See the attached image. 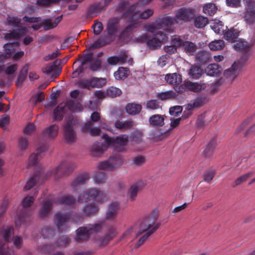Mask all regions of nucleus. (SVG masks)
<instances>
[{"label": "nucleus", "instance_id": "nucleus-21", "mask_svg": "<svg viewBox=\"0 0 255 255\" xmlns=\"http://www.w3.org/2000/svg\"><path fill=\"white\" fill-rule=\"evenodd\" d=\"M17 43H6L4 45V53L0 54V61L8 59L15 50V47L18 46Z\"/></svg>", "mask_w": 255, "mask_h": 255}, {"label": "nucleus", "instance_id": "nucleus-64", "mask_svg": "<svg viewBox=\"0 0 255 255\" xmlns=\"http://www.w3.org/2000/svg\"><path fill=\"white\" fill-rule=\"evenodd\" d=\"M56 68V66L54 64H48L42 68V71L47 74H52Z\"/></svg>", "mask_w": 255, "mask_h": 255}, {"label": "nucleus", "instance_id": "nucleus-42", "mask_svg": "<svg viewBox=\"0 0 255 255\" xmlns=\"http://www.w3.org/2000/svg\"><path fill=\"white\" fill-rule=\"evenodd\" d=\"M89 179L87 175H83L78 177L72 183V187L74 190H78L81 185L86 183Z\"/></svg>", "mask_w": 255, "mask_h": 255}, {"label": "nucleus", "instance_id": "nucleus-18", "mask_svg": "<svg viewBox=\"0 0 255 255\" xmlns=\"http://www.w3.org/2000/svg\"><path fill=\"white\" fill-rule=\"evenodd\" d=\"M241 69V66L239 65V63L235 62L232 66L226 69L224 72V75L227 78L229 79L230 80H233L238 75Z\"/></svg>", "mask_w": 255, "mask_h": 255}, {"label": "nucleus", "instance_id": "nucleus-28", "mask_svg": "<svg viewBox=\"0 0 255 255\" xmlns=\"http://www.w3.org/2000/svg\"><path fill=\"white\" fill-rule=\"evenodd\" d=\"M148 122L153 126L160 127L164 124V117L161 115L155 114L149 117Z\"/></svg>", "mask_w": 255, "mask_h": 255}, {"label": "nucleus", "instance_id": "nucleus-14", "mask_svg": "<svg viewBox=\"0 0 255 255\" xmlns=\"http://www.w3.org/2000/svg\"><path fill=\"white\" fill-rule=\"evenodd\" d=\"M75 167L76 166L72 163L64 161L55 168L52 174L58 177L72 171Z\"/></svg>", "mask_w": 255, "mask_h": 255}, {"label": "nucleus", "instance_id": "nucleus-5", "mask_svg": "<svg viewBox=\"0 0 255 255\" xmlns=\"http://www.w3.org/2000/svg\"><path fill=\"white\" fill-rule=\"evenodd\" d=\"M23 19L25 21H28L29 22H38L40 21L39 23L34 24L31 26V27L34 30H38L42 26H43V28L45 30H48L55 27L58 25L59 22L62 19V16H58L53 19H45L42 21H41L40 17H29L25 16L23 17Z\"/></svg>", "mask_w": 255, "mask_h": 255}, {"label": "nucleus", "instance_id": "nucleus-30", "mask_svg": "<svg viewBox=\"0 0 255 255\" xmlns=\"http://www.w3.org/2000/svg\"><path fill=\"white\" fill-rule=\"evenodd\" d=\"M143 132L141 130H136L133 132L129 137L132 145L135 146L141 144L143 142Z\"/></svg>", "mask_w": 255, "mask_h": 255}, {"label": "nucleus", "instance_id": "nucleus-60", "mask_svg": "<svg viewBox=\"0 0 255 255\" xmlns=\"http://www.w3.org/2000/svg\"><path fill=\"white\" fill-rule=\"evenodd\" d=\"M182 111V107L176 106L170 108L169 113L171 116L177 117L181 113Z\"/></svg>", "mask_w": 255, "mask_h": 255}, {"label": "nucleus", "instance_id": "nucleus-40", "mask_svg": "<svg viewBox=\"0 0 255 255\" xmlns=\"http://www.w3.org/2000/svg\"><path fill=\"white\" fill-rule=\"evenodd\" d=\"M204 103L202 98L198 97L195 99L192 100L188 104L185 106V109L187 111H191L194 109L201 107Z\"/></svg>", "mask_w": 255, "mask_h": 255}, {"label": "nucleus", "instance_id": "nucleus-54", "mask_svg": "<svg viewBox=\"0 0 255 255\" xmlns=\"http://www.w3.org/2000/svg\"><path fill=\"white\" fill-rule=\"evenodd\" d=\"M76 85L82 88L90 89L92 88V78L80 79L76 83Z\"/></svg>", "mask_w": 255, "mask_h": 255}, {"label": "nucleus", "instance_id": "nucleus-23", "mask_svg": "<svg viewBox=\"0 0 255 255\" xmlns=\"http://www.w3.org/2000/svg\"><path fill=\"white\" fill-rule=\"evenodd\" d=\"M222 71V68L218 64H211L205 69V72L207 75L211 77L218 76Z\"/></svg>", "mask_w": 255, "mask_h": 255}, {"label": "nucleus", "instance_id": "nucleus-35", "mask_svg": "<svg viewBox=\"0 0 255 255\" xmlns=\"http://www.w3.org/2000/svg\"><path fill=\"white\" fill-rule=\"evenodd\" d=\"M211 29L216 33L221 34L224 33V26L223 22L218 20H213L210 24Z\"/></svg>", "mask_w": 255, "mask_h": 255}, {"label": "nucleus", "instance_id": "nucleus-45", "mask_svg": "<svg viewBox=\"0 0 255 255\" xmlns=\"http://www.w3.org/2000/svg\"><path fill=\"white\" fill-rule=\"evenodd\" d=\"M99 210V207L94 203L93 204H86L83 208V214L85 216H89L95 213Z\"/></svg>", "mask_w": 255, "mask_h": 255}, {"label": "nucleus", "instance_id": "nucleus-4", "mask_svg": "<svg viewBox=\"0 0 255 255\" xmlns=\"http://www.w3.org/2000/svg\"><path fill=\"white\" fill-rule=\"evenodd\" d=\"M108 199L109 195L106 192L95 188H91L81 194L78 200L79 202H83L92 199L98 203H103Z\"/></svg>", "mask_w": 255, "mask_h": 255}, {"label": "nucleus", "instance_id": "nucleus-32", "mask_svg": "<svg viewBox=\"0 0 255 255\" xmlns=\"http://www.w3.org/2000/svg\"><path fill=\"white\" fill-rule=\"evenodd\" d=\"M52 203L49 199H46L41 205V209L39 211V215L41 218L48 216L52 206Z\"/></svg>", "mask_w": 255, "mask_h": 255}, {"label": "nucleus", "instance_id": "nucleus-52", "mask_svg": "<svg viewBox=\"0 0 255 255\" xmlns=\"http://www.w3.org/2000/svg\"><path fill=\"white\" fill-rule=\"evenodd\" d=\"M6 21L9 25L15 27L19 24L21 21V18L13 14H9L7 16Z\"/></svg>", "mask_w": 255, "mask_h": 255}, {"label": "nucleus", "instance_id": "nucleus-43", "mask_svg": "<svg viewBox=\"0 0 255 255\" xmlns=\"http://www.w3.org/2000/svg\"><path fill=\"white\" fill-rule=\"evenodd\" d=\"M194 22L196 27L201 28L208 24V19L205 16L200 15L195 18Z\"/></svg>", "mask_w": 255, "mask_h": 255}, {"label": "nucleus", "instance_id": "nucleus-2", "mask_svg": "<svg viewBox=\"0 0 255 255\" xmlns=\"http://www.w3.org/2000/svg\"><path fill=\"white\" fill-rule=\"evenodd\" d=\"M102 138L104 139L103 144H94L91 147L92 154L95 156H101L110 146L119 147L121 148L120 151H123V147L127 145L129 141V136L126 134H121L116 137H112L104 134Z\"/></svg>", "mask_w": 255, "mask_h": 255}, {"label": "nucleus", "instance_id": "nucleus-49", "mask_svg": "<svg viewBox=\"0 0 255 255\" xmlns=\"http://www.w3.org/2000/svg\"><path fill=\"white\" fill-rule=\"evenodd\" d=\"M145 107L148 110H156L161 108L159 102L155 100H150L146 102Z\"/></svg>", "mask_w": 255, "mask_h": 255}, {"label": "nucleus", "instance_id": "nucleus-10", "mask_svg": "<svg viewBox=\"0 0 255 255\" xmlns=\"http://www.w3.org/2000/svg\"><path fill=\"white\" fill-rule=\"evenodd\" d=\"M123 162L122 156L116 153L112 154L108 160L99 162L98 167L100 169H112L122 164Z\"/></svg>", "mask_w": 255, "mask_h": 255}, {"label": "nucleus", "instance_id": "nucleus-3", "mask_svg": "<svg viewBox=\"0 0 255 255\" xmlns=\"http://www.w3.org/2000/svg\"><path fill=\"white\" fill-rule=\"evenodd\" d=\"M156 219V214L150 215L140 225L137 236L142 234L143 235L139 239L138 243L135 245V248H138L143 244L146 238L158 228L160 225L159 223H155Z\"/></svg>", "mask_w": 255, "mask_h": 255}, {"label": "nucleus", "instance_id": "nucleus-22", "mask_svg": "<svg viewBox=\"0 0 255 255\" xmlns=\"http://www.w3.org/2000/svg\"><path fill=\"white\" fill-rule=\"evenodd\" d=\"M242 17L247 24L255 25V8L245 10Z\"/></svg>", "mask_w": 255, "mask_h": 255}, {"label": "nucleus", "instance_id": "nucleus-39", "mask_svg": "<svg viewBox=\"0 0 255 255\" xmlns=\"http://www.w3.org/2000/svg\"><path fill=\"white\" fill-rule=\"evenodd\" d=\"M143 186L142 182H138L132 185L128 192V196L131 200H133L136 196L137 192Z\"/></svg>", "mask_w": 255, "mask_h": 255}, {"label": "nucleus", "instance_id": "nucleus-13", "mask_svg": "<svg viewBox=\"0 0 255 255\" xmlns=\"http://www.w3.org/2000/svg\"><path fill=\"white\" fill-rule=\"evenodd\" d=\"M172 42L176 46L183 47L184 51L188 55H193L197 50L196 45L192 42L184 41L181 37L174 36L172 38Z\"/></svg>", "mask_w": 255, "mask_h": 255}, {"label": "nucleus", "instance_id": "nucleus-31", "mask_svg": "<svg viewBox=\"0 0 255 255\" xmlns=\"http://www.w3.org/2000/svg\"><path fill=\"white\" fill-rule=\"evenodd\" d=\"M118 21L115 18L109 20L107 26V32L109 36L113 35L117 31Z\"/></svg>", "mask_w": 255, "mask_h": 255}, {"label": "nucleus", "instance_id": "nucleus-34", "mask_svg": "<svg viewBox=\"0 0 255 255\" xmlns=\"http://www.w3.org/2000/svg\"><path fill=\"white\" fill-rule=\"evenodd\" d=\"M92 123L89 122L85 123L82 126V130L84 131H87L92 136H97L100 134V128H92Z\"/></svg>", "mask_w": 255, "mask_h": 255}, {"label": "nucleus", "instance_id": "nucleus-57", "mask_svg": "<svg viewBox=\"0 0 255 255\" xmlns=\"http://www.w3.org/2000/svg\"><path fill=\"white\" fill-rule=\"evenodd\" d=\"M244 51V52L241 57V61L242 63L247 62L249 58L252 56L254 53V50L250 47L248 48V49H245Z\"/></svg>", "mask_w": 255, "mask_h": 255}, {"label": "nucleus", "instance_id": "nucleus-11", "mask_svg": "<svg viewBox=\"0 0 255 255\" xmlns=\"http://www.w3.org/2000/svg\"><path fill=\"white\" fill-rule=\"evenodd\" d=\"M166 30L165 32H161V31L157 30L155 33V37L149 39L146 41V44L150 49H155L161 46L163 42H164L168 39V35L166 33Z\"/></svg>", "mask_w": 255, "mask_h": 255}, {"label": "nucleus", "instance_id": "nucleus-37", "mask_svg": "<svg viewBox=\"0 0 255 255\" xmlns=\"http://www.w3.org/2000/svg\"><path fill=\"white\" fill-rule=\"evenodd\" d=\"M218 10L215 4L210 2L203 5L202 11L206 15L212 16L215 14Z\"/></svg>", "mask_w": 255, "mask_h": 255}, {"label": "nucleus", "instance_id": "nucleus-27", "mask_svg": "<svg viewBox=\"0 0 255 255\" xmlns=\"http://www.w3.org/2000/svg\"><path fill=\"white\" fill-rule=\"evenodd\" d=\"M142 109V106L140 104L132 103H128L126 107L127 112L131 116L138 114Z\"/></svg>", "mask_w": 255, "mask_h": 255}, {"label": "nucleus", "instance_id": "nucleus-33", "mask_svg": "<svg viewBox=\"0 0 255 255\" xmlns=\"http://www.w3.org/2000/svg\"><path fill=\"white\" fill-rule=\"evenodd\" d=\"M165 80L171 85H177L181 83L182 78L180 75L175 73L166 74Z\"/></svg>", "mask_w": 255, "mask_h": 255}, {"label": "nucleus", "instance_id": "nucleus-9", "mask_svg": "<svg viewBox=\"0 0 255 255\" xmlns=\"http://www.w3.org/2000/svg\"><path fill=\"white\" fill-rule=\"evenodd\" d=\"M85 65H89V68L92 71H96L101 67V61L98 60L93 61L92 54L87 55L83 59L81 65L72 73V77H77L80 73H83L84 71V66Z\"/></svg>", "mask_w": 255, "mask_h": 255}, {"label": "nucleus", "instance_id": "nucleus-59", "mask_svg": "<svg viewBox=\"0 0 255 255\" xmlns=\"http://www.w3.org/2000/svg\"><path fill=\"white\" fill-rule=\"evenodd\" d=\"M0 255H14V253L8 249L7 244H4L0 245Z\"/></svg>", "mask_w": 255, "mask_h": 255}, {"label": "nucleus", "instance_id": "nucleus-46", "mask_svg": "<svg viewBox=\"0 0 255 255\" xmlns=\"http://www.w3.org/2000/svg\"><path fill=\"white\" fill-rule=\"evenodd\" d=\"M224 46V41L222 40H214L209 44V47L211 50H221Z\"/></svg>", "mask_w": 255, "mask_h": 255}, {"label": "nucleus", "instance_id": "nucleus-26", "mask_svg": "<svg viewBox=\"0 0 255 255\" xmlns=\"http://www.w3.org/2000/svg\"><path fill=\"white\" fill-rule=\"evenodd\" d=\"M255 42V38L253 39L252 43H249L243 39L238 38L235 42H234L235 43L234 48L237 51H244L251 47Z\"/></svg>", "mask_w": 255, "mask_h": 255}, {"label": "nucleus", "instance_id": "nucleus-24", "mask_svg": "<svg viewBox=\"0 0 255 255\" xmlns=\"http://www.w3.org/2000/svg\"><path fill=\"white\" fill-rule=\"evenodd\" d=\"M114 125L116 128L121 131H126L132 128L134 126V123L130 120L125 121L118 120L115 122Z\"/></svg>", "mask_w": 255, "mask_h": 255}, {"label": "nucleus", "instance_id": "nucleus-38", "mask_svg": "<svg viewBox=\"0 0 255 255\" xmlns=\"http://www.w3.org/2000/svg\"><path fill=\"white\" fill-rule=\"evenodd\" d=\"M58 127L56 125H53L43 131V134L47 138H53L55 137L58 133Z\"/></svg>", "mask_w": 255, "mask_h": 255}, {"label": "nucleus", "instance_id": "nucleus-8", "mask_svg": "<svg viewBox=\"0 0 255 255\" xmlns=\"http://www.w3.org/2000/svg\"><path fill=\"white\" fill-rule=\"evenodd\" d=\"M175 22L174 19L169 16H166L159 18L152 23L145 25L144 29L146 31L150 33H155L157 30L163 28L165 26H171Z\"/></svg>", "mask_w": 255, "mask_h": 255}, {"label": "nucleus", "instance_id": "nucleus-56", "mask_svg": "<svg viewBox=\"0 0 255 255\" xmlns=\"http://www.w3.org/2000/svg\"><path fill=\"white\" fill-rule=\"evenodd\" d=\"M122 93L121 90L114 87H111L107 89V94L111 97H116L120 96Z\"/></svg>", "mask_w": 255, "mask_h": 255}, {"label": "nucleus", "instance_id": "nucleus-44", "mask_svg": "<svg viewBox=\"0 0 255 255\" xmlns=\"http://www.w3.org/2000/svg\"><path fill=\"white\" fill-rule=\"evenodd\" d=\"M129 73V72L128 68L120 67L118 70L114 73V76L117 80H122L127 78Z\"/></svg>", "mask_w": 255, "mask_h": 255}, {"label": "nucleus", "instance_id": "nucleus-58", "mask_svg": "<svg viewBox=\"0 0 255 255\" xmlns=\"http://www.w3.org/2000/svg\"><path fill=\"white\" fill-rule=\"evenodd\" d=\"M174 37H172L171 38V45H167L164 46V51L169 54H172L176 52L177 51V47H180V46H176L172 42V38Z\"/></svg>", "mask_w": 255, "mask_h": 255}, {"label": "nucleus", "instance_id": "nucleus-51", "mask_svg": "<svg viewBox=\"0 0 255 255\" xmlns=\"http://www.w3.org/2000/svg\"><path fill=\"white\" fill-rule=\"evenodd\" d=\"M42 150V149L41 148L38 149L36 151V153H32L30 155L27 161L28 167L34 166L36 164L37 161L38 159V155L40 154V151Z\"/></svg>", "mask_w": 255, "mask_h": 255}, {"label": "nucleus", "instance_id": "nucleus-63", "mask_svg": "<svg viewBox=\"0 0 255 255\" xmlns=\"http://www.w3.org/2000/svg\"><path fill=\"white\" fill-rule=\"evenodd\" d=\"M28 145V140L27 138L25 137H21L19 141L18 147L19 150H23L26 149L27 146Z\"/></svg>", "mask_w": 255, "mask_h": 255}, {"label": "nucleus", "instance_id": "nucleus-41", "mask_svg": "<svg viewBox=\"0 0 255 255\" xmlns=\"http://www.w3.org/2000/svg\"><path fill=\"white\" fill-rule=\"evenodd\" d=\"M66 105L68 106V111L72 113H78L81 112L83 110V107L81 104L77 102H74L71 101L65 102Z\"/></svg>", "mask_w": 255, "mask_h": 255}, {"label": "nucleus", "instance_id": "nucleus-7", "mask_svg": "<svg viewBox=\"0 0 255 255\" xmlns=\"http://www.w3.org/2000/svg\"><path fill=\"white\" fill-rule=\"evenodd\" d=\"M102 229L101 223L89 225L87 227H80L76 231V240L81 242L87 240L92 234L100 231Z\"/></svg>", "mask_w": 255, "mask_h": 255}, {"label": "nucleus", "instance_id": "nucleus-15", "mask_svg": "<svg viewBox=\"0 0 255 255\" xmlns=\"http://www.w3.org/2000/svg\"><path fill=\"white\" fill-rule=\"evenodd\" d=\"M128 55L126 52H121L118 56L109 57L108 59V63L111 65H116L117 64H123L128 62L129 64L132 65V60L129 59L127 61Z\"/></svg>", "mask_w": 255, "mask_h": 255}, {"label": "nucleus", "instance_id": "nucleus-19", "mask_svg": "<svg viewBox=\"0 0 255 255\" xmlns=\"http://www.w3.org/2000/svg\"><path fill=\"white\" fill-rule=\"evenodd\" d=\"M68 106L65 102L60 103L54 110L53 112L54 119L56 121H61L64 114L68 112Z\"/></svg>", "mask_w": 255, "mask_h": 255}, {"label": "nucleus", "instance_id": "nucleus-29", "mask_svg": "<svg viewBox=\"0 0 255 255\" xmlns=\"http://www.w3.org/2000/svg\"><path fill=\"white\" fill-rule=\"evenodd\" d=\"M185 87L191 91L198 92L205 89L206 86L205 83L188 81L185 83Z\"/></svg>", "mask_w": 255, "mask_h": 255}, {"label": "nucleus", "instance_id": "nucleus-48", "mask_svg": "<svg viewBox=\"0 0 255 255\" xmlns=\"http://www.w3.org/2000/svg\"><path fill=\"white\" fill-rule=\"evenodd\" d=\"M224 38L229 42H235L238 38V34L232 30L230 29L224 33Z\"/></svg>", "mask_w": 255, "mask_h": 255}, {"label": "nucleus", "instance_id": "nucleus-36", "mask_svg": "<svg viewBox=\"0 0 255 255\" xmlns=\"http://www.w3.org/2000/svg\"><path fill=\"white\" fill-rule=\"evenodd\" d=\"M203 71L202 69L198 66L192 65L188 70V74L193 79H198L202 75Z\"/></svg>", "mask_w": 255, "mask_h": 255}, {"label": "nucleus", "instance_id": "nucleus-55", "mask_svg": "<svg viewBox=\"0 0 255 255\" xmlns=\"http://www.w3.org/2000/svg\"><path fill=\"white\" fill-rule=\"evenodd\" d=\"M145 157L142 155L136 156L132 158V163L135 166H140L146 162Z\"/></svg>", "mask_w": 255, "mask_h": 255}, {"label": "nucleus", "instance_id": "nucleus-61", "mask_svg": "<svg viewBox=\"0 0 255 255\" xmlns=\"http://www.w3.org/2000/svg\"><path fill=\"white\" fill-rule=\"evenodd\" d=\"M27 217L23 215L17 214L15 217V226L19 227L22 224H23L26 221Z\"/></svg>", "mask_w": 255, "mask_h": 255}, {"label": "nucleus", "instance_id": "nucleus-12", "mask_svg": "<svg viewBox=\"0 0 255 255\" xmlns=\"http://www.w3.org/2000/svg\"><path fill=\"white\" fill-rule=\"evenodd\" d=\"M194 13V10L192 8H181L176 13L175 22L179 24L186 22L193 17Z\"/></svg>", "mask_w": 255, "mask_h": 255}, {"label": "nucleus", "instance_id": "nucleus-62", "mask_svg": "<svg viewBox=\"0 0 255 255\" xmlns=\"http://www.w3.org/2000/svg\"><path fill=\"white\" fill-rule=\"evenodd\" d=\"M37 180V177H31L27 181L24 187V190H28L30 189L35 184Z\"/></svg>", "mask_w": 255, "mask_h": 255}, {"label": "nucleus", "instance_id": "nucleus-20", "mask_svg": "<svg viewBox=\"0 0 255 255\" xmlns=\"http://www.w3.org/2000/svg\"><path fill=\"white\" fill-rule=\"evenodd\" d=\"M116 230L114 228H110L109 229V235L103 237L98 238L96 239V243L97 245L100 248L106 246L109 242V241L113 238L116 234Z\"/></svg>", "mask_w": 255, "mask_h": 255}, {"label": "nucleus", "instance_id": "nucleus-25", "mask_svg": "<svg viewBox=\"0 0 255 255\" xmlns=\"http://www.w3.org/2000/svg\"><path fill=\"white\" fill-rule=\"evenodd\" d=\"M28 29L25 27H19L17 30L9 31L5 34L4 37L6 39H17L23 36L25 33L28 32Z\"/></svg>", "mask_w": 255, "mask_h": 255}, {"label": "nucleus", "instance_id": "nucleus-1", "mask_svg": "<svg viewBox=\"0 0 255 255\" xmlns=\"http://www.w3.org/2000/svg\"><path fill=\"white\" fill-rule=\"evenodd\" d=\"M139 4L137 3L135 5L129 6L127 2H123L119 4L118 9L125 10L127 9V12L123 14V17L128 18L130 24L128 25L124 33H126L134 28L136 26V22L135 21L138 18L146 19L152 15L153 11L151 9H146L142 12H140L138 10Z\"/></svg>", "mask_w": 255, "mask_h": 255}, {"label": "nucleus", "instance_id": "nucleus-17", "mask_svg": "<svg viewBox=\"0 0 255 255\" xmlns=\"http://www.w3.org/2000/svg\"><path fill=\"white\" fill-rule=\"evenodd\" d=\"M119 209V204L118 202H111L108 206V210L105 215V219L111 221H116Z\"/></svg>", "mask_w": 255, "mask_h": 255}, {"label": "nucleus", "instance_id": "nucleus-16", "mask_svg": "<svg viewBox=\"0 0 255 255\" xmlns=\"http://www.w3.org/2000/svg\"><path fill=\"white\" fill-rule=\"evenodd\" d=\"M69 215L58 212L55 215V222L59 232H62L67 228V223L69 220Z\"/></svg>", "mask_w": 255, "mask_h": 255}, {"label": "nucleus", "instance_id": "nucleus-53", "mask_svg": "<svg viewBox=\"0 0 255 255\" xmlns=\"http://www.w3.org/2000/svg\"><path fill=\"white\" fill-rule=\"evenodd\" d=\"M217 141L215 140H212L207 145L203 153L206 157L211 156L213 153L214 147L217 145Z\"/></svg>", "mask_w": 255, "mask_h": 255}, {"label": "nucleus", "instance_id": "nucleus-50", "mask_svg": "<svg viewBox=\"0 0 255 255\" xmlns=\"http://www.w3.org/2000/svg\"><path fill=\"white\" fill-rule=\"evenodd\" d=\"M92 78V88H100L104 86L106 83V79L102 78Z\"/></svg>", "mask_w": 255, "mask_h": 255}, {"label": "nucleus", "instance_id": "nucleus-47", "mask_svg": "<svg viewBox=\"0 0 255 255\" xmlns=\"http://www.w3.org/2000/svg\"><path fill=\"white\" fill-rule=\"evenodd\" d=\"M254 174L252 171L249 172L237 178L233 184V187H236L243 182H245L248 178L252 177Z\"/></svg>", "mask_w": 255, "mask_h": 255}, {"label": "nucleus", "instance_id": "nucleus-6", "mask_svg": "<svg viewBox=\"0 0 255 255\" xmlns=\"http://www.w3.org/2000/svg\"><path fill=\"white\" fill-rule=\"evenodd\" d=\"M78 124V121L72 116H69L65 120L63 125L65 137L68 142L72 143L75 141L76 134L75 127Z\"/></svg>", "mask_w": 255, "mask_h": 255}]
</instances>
